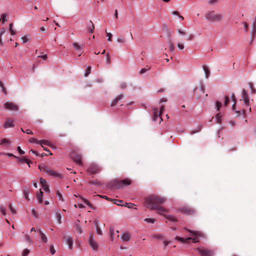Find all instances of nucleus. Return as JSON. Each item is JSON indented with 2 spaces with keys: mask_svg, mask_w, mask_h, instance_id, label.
<instances>
[{
  "mask_svg": "<svg viewBox=\"0 0 256 256\" xmlns=\"http://www.w3.org/2000/svg\"><path fill=\"white\" fill-rule=\"evenodd\" d=\"M42 188L46 192H50L49 187L47 184L44 185Z\"/></svg>",
  "mask_w": 256,
  "mask_h": 256,
  "instance_id": "nucleus-52",
  "label": "nucleus"
},
{
  "mask_svg": "<svg viewBox=\"0 0 256 256\" xmlns=\"http://www.w3.org/2000/svg\"><path fill=\"white\" fill-rule=\"evenodd\" d=\"M88 244L92 250L96 252L98 250L99 246L94 238V234L92 232L89 234Z\"/></svg>",
  "mask_w": 256,
  "mask_h": 256,
  "instance_id": "nucleus-4",
  "label": "nucleus"
},
{
  "mask_svg": "<svg viewBox=\"0 0 256 256\" xmlns=\"http://www.w3.org/2000/svg\"><path fill=\"white\" fill-rule=\"evenodd\" d=\"M175 240H176L178 241H180V242H184L185 244H188V241L191 240H192V242H193V243H196L198 242V238H192L190 237H188L186 238H184L180 237L178 236H176L175 238Z\"/></svg>",
  "mask_w": 256,
  "mask_h": 256,
  "instance_id": "nucleus-9",
  "label": "nucleus"
},
{
  "mask_svg": "<svg viewBox=\"0 0 256 256\" xmlns=\"http://www.w3.org/2000/svg\"><path fill=\"white\" fill-rule=\"evenodd\" d=\"M251 35L252 38H254L255 37L256 35V27H252Z\"/></svg>",
  "mask_w": 256,
  "mask_h": 256,
  "instance_id": "nucleus-46",
  "label": "nucleus"
},
{
  "mask_svg": "<svg viewBox=\"0 0 256 256\" xmlns=\"http://www.w3.org/2000/svg\"><path fill=\"white\" fill-rule=\"evenodd\" d=\"M202 68L204 72L205 77L206 78H208L210 74V70L209 68L206 66H202Z\"/></svg>",
  "mask_w": 256,
  "mask_h": 256,
  "instance_id": "nucleus-25",
  "label": "nucleus"
},
{
  "mask_svg": "<svg viewBox=\"0 0 256 256\" xmlns=\"http://www.w3.org/2000/svg\"><path fill=\"white\" fill-rule=\"evenodd\" d=\"M124 201L120 200H114V203L118 206H124Z\"/></svg>",
  "mask_w": 256,
  "mask_h": 256,
  "instance_id": "nucleus-33",
  "label": "nucleus"
},
{
  "mask_svg": "<svg viewBox=\"0 0 256 256\" xmlns=\"http://www.w3.org/2000/svg\"><path fill=\"white\" fill-rule=\"evenodd\" d=\"M205 18L210 22H220L222 20L223 16L221 14H216L214 11H210L206 14Z\"/></svg>",
  "mask_w": 256,
  "mask_h": 256,
  "instance_id": "nucleus-3",
  "label": "nucleus"
},
{
  "mask_svg": "<svg viewBox=\"0 0 256 256\" xmlns=\"http://www.w3.org/2000/svg\"><path fill=\"white\" fill-rule=\"evenodd\" d=\"M30 250H28V249H24L22 252V256H27L28 254L30 253Z\"/></svg>",
  "mask_w": 256,
  "mask_h": 256,
  "instance_id": "nucleus-53",
  "label": "nucleus"
},
{
  "mask_svg": "<svg viewBox=\"0 0 256 256\" xmlns=\"http://www.w3.org/2000/svg\"><path fill=\"white\" fill-rule=\"evenodd\" d=\"M0 212L3 216L6 215V212L5 209L2 206H0Z\"/></svg>",
  "mask_w": 256,
  "mask_h": 256,
  "instance_id": "nucleus-59",
  "label": "nucleus"
},
{
  "mask_svg": "<svg viewBox=\"0 0 256 256\" xmlns=\"http://www.w3.org/2000/svg\"><path fill=\"white\" fill-rule=\"evenodd\" d=\"M222 114L220 113H218L216 115L215 119L217 123L220 124L222 122Z\"/></svg>",
  "mask_w": 256,
  "mask_h": 256,
  "instance_id": "nucleus-32",
  "label": "nucleus"
},
{
  "mask_svg": "<svg viewBox=\"0 0 256 256\" xmlns=\"http://www.w3.org/2000/svg\"><path fill=\"white\" fill-rule=\"evenodd\" d=\"M12 26L13 24L12 23H10L9 24V30L12 35H14L16 34V31L13 29Z\"/></svg>",
  "mask_w": 256,
  "mask_h": 256,
  "instance_id": "nucleus-34",
  "label": "nucleus"
},
{
  "mask_svg": "<svg viewBox=\"0 0 256 256\" xmlns=\"http://www.w3.org/2000/svg\"><path fill=\"white\" fill-rule=\"evenodd\" d=\"M0 144L6 146V148H9L10 146V142L8 139L3 138L0 142Z\"/></svg>",
  "mask_w": 256,
  "mask_h": 256,
  "instance_id": "nucleus-20",
  "label": "nucleus"
},
{
  "mask_svg": "<svg viewBox=\"0 0 256 256\" xmlns=\"http://www.w3.org/2000/svg\"><path fill=\"white\" fill-rule=\"evenodd\" d=\"M72 46L75 50H76L78 52H80V54L78 55V56H80L81 55V54L83 52V51H82L83 45L82 44L80 45L78 42H74L72 43Z\"/></svg>",
  "mask_w": 256,
  "mask_h": 256,
  "instance_id": "nucleus-15",
  "label": "nucleus"
},
{
  "mask_svg": "<svg viewBox=\"0 0 256 256\" xmlns=\"http://www.w3.org/2000/svg\"><path fill=\"white\" fill-rule=\"evenodd\" d=\"M90 71H91V67L90 66H88L86 68V72L84 74V76L86 77L88 76V75L90 73Z\"/></svg>",
  "mask_w": 256,
  "mask_h": 256,
  "instance_id": "nucleus-49",
  "label": "nucleus"
},
{
  "mask_svg": "<svg viewBox=\"0 0 256 256\" xmlns=\"http://www.w3.org/2000/svg\"><path fill=\"white\" fill-rule=\"evenodd\" d=\"M76 230L78 234H81L82 233V228L78 224H76Z\"/></svg>",
  "mask_w": 256,
  "mask_h": 256,
  "instance_id": "nucleus-40",
  "label": "nucleus"
},
{
  "mask_svg": "<svg viewBox=\"0 0 256 256\" xmlns=\"http://www.w3.org/2000/svg\"><path fill=\"white\" fill-rule=\"evenodd\" d=\"M100 221L98 220H95L94 222V224L96 228H99Z\"/></svg>",
  "mask_w": 256,
  "mask_h": 256,
  "instance_id": "nucleus-61",
  "label": "nucleus"
},
{
  "mask_svg": "<svg viewBox=\"0 0 256 256\" xmlns=\"http://www.w3.org/2000/svg\"><path fill=\"white\" fill-rule=\"evenodd\" d=\"M63 241L66 243L69 249L72 250L73 248L74 240L72 236H66L65 234H63Z\"/></svg>",
  "mask_w": 256,
  "mask_h": 256,
  "instance_id": "nucleus-8",
  "label": "nucleus"
},
{
  "mask_svg": "<svg viewBox=\"0 0 256 256\" xmlns=\"http://www.w3.org/2000/svg\"><path fill=\"white\" fill-rule=\"evenodd\" d=\"M229 97L228 96H224V104L226 106L229 103Z\"/></svg>",
  "mask_w": 256,
  "mask_h": 256,
  "instance_id": "nucleus-55",
  "label": "nucleus"
},
{
  "mask_svg": "<svg viewBox=\"0 0 256 256\" xmlns=\"http://www.w3.org/2000/svg\"><path fill=\"white\" fill-rule=\"evenodd\" d=\"M24 198L29 200L30 198H28V194H30V190L29 188L26 186H24Z\"/></svg>",
  "mask_w": 256,
  "mask_h": 256,
  "instance_id": "nucleus-21",
  "label": "nucleus"
},
{
  "mask_svg": "<svg viewBox=\"0 0 256 256\" xmlns=\"http://www.w3.org/2000/svg\"><path fill=\"white\" fill-rule=\"evenodd\" d=\"M166 201L164 198L156 194L148 196L144 198V204L150 210H156L160 214L166 216L167 210L158 205L162 204Z\"/></svg>",
  "mask_w": 256,
  "mask_h": 256,
  "instance_id": "nucleus-1",
  "label": "nucleus"
},
{
  "mask_svg": "<svg viewBox=\"0 0 256 256\" xmlns=\"http://www.w3.org/2000/svg\"><path fill=\"white\" fill-rule=\"evenodd\" d=\"M110 239H111V240L112 241H113L114 240V230L112 228H110Z\"/></svg>",
  "mask_w": 256,
  "mask_h": 256,
  "instance_id": "nucleus-54",
  "label": "nucleus"
},
{
  "mask_svg": "<svg viewBox=\"0 0 256 256\" xmlns=\"http://www.w3.org/2000/svg\"><path fill=\"white\" fill-rule=\"evenodd\" d=\"M82 200V201L87 205L90 208H92V209H94V206H92V203L89 201L87 199L84 198H81Z\"/></svg>",
  "mask_w": 256,
  "mask_h": 256,
  "instance_id": "nucleus-28",
  "label": "nucleus"
},
{
  "mask_svg": "<svg viewBox=\"0 0 256 256\" xmlns=\"http://www.w3.org/2000/svg\"><path fill=\"white\" fill-rule=\"evenodd\" d=\"M91 184L102 187L101 183L96 180H92L90 182Z\"/></svg>",
  "mask_w": 256,
  "mask_h": 256,
  "instance_id": "nucleus-35",
  "label": "nucleus"
},
{
  "mask_svg": "<svg viewBox=\"0 0 256 256\" xmlns=\"http://www.w3.org/2000/svg\"><path fill=\"white\" fill-rule=\"evenodd\" d=\"M46 174L54 176V177H58V178H62V174L58 173V172L54 171L51 169H50L48 166L44 172Z\"/></svg>",
  "mask_w": 256,
  "mask_h": 256,
  "instance_id": "nucleus-11",
  "label": "nucleus"
},
{
  "mask_svg": "<svg viewBox=\"0 0 256 256\" xmlns=\"http://www.w3.org/2000/svg\"><path fill=\"white\" fill-rule=\"evenodd\" d=\"M144 221L150 224H154L155 222V220L154 218H146L144 220Z\"/></svg>",
  "mask_w": 256,
  "mask_h": 256,
  "instance_id": "nucleus-47",
  "label": "nucleus"
},
{
  "mask_svg": "<svg viewBox=\"0 0 256 256\" xmlns=\"http://www.w3.org/2000/svg\"><path fill=\"white\" fill-rule=\"evenodd\" d=\"M150 68H148V66H147L146 68H142V69H141L139 72L140 74H144L147 71L149 70H150Z\"/></svg>",
  "mask_w": 256,
  "mask_h": 256,
  "instance_id": "nucleus-43",
  "label": "nucleus"
},
{
  "mask_svg": "<svg viewBox=\"0 0 256 256\" xmlns=\"http://www.w3.org/2000/svg\"><path fill=\"white\" fill-rule=\"evenodd\" d=\"M50 251L51 254L54 255L56 252V250L54 248L53 244H50Z\"/></svg>",
  "mask_w": 256,
  "mask_h": 256,
  "instance_id": "nucleus-44",
  "label": "nucleus"
},
{
  "mask_svg": "<svg viewBox=\"0 0 256 256\" xmlns=\"http://www.w3.org/2000/svg\"><path fill=\"white\" fill-rule=\"evenodd\" d=\"M120 238L122 241L124 242H127L130 240V237L128 232L122 233L121 235Z\"/></svg>",
  "mask_w": 256,
  "mask_h": 256,
  "instance_id": "nucleus-19",
  "label": "nucleus"
},
{
  "mask_svg": "<svg viewBox=\"0 0 256 256\" xmlns=\"http://www.w3.org/2000/svg\"><path fill=\"white\" fill-rule=\"evenodd\" d=\"M123 98V95L120 94L118 96H117L111 103V106H114L117 102Z\"/></svg>",
  "mask_w": 256,
  "mask_h": 256,
  "instance_id": "nucleus-22",
  "label": "nucleus"
},
{
  "mask_svg": "<svg viewBox=\"0 0 256 256\" xmlns=\"http://www.w3.org/2000/svg\"><path fill=\"white\" fill-rule=\"evenodd\" d=\"M100 170L98 165L95 163L90 164L88 168V175L94 174L98 173Z\"/></svg>",
  "mask_w": 256,
  "mask_h": 256,
  "instance_id": "nucleus-6",
  "label": "nucleus"
},
{
  "mask_svg": "<svg viewBox=\"0 0 256 256\" xmlns=\"http://www.w3.org/2000/svg\"><path fill=\"white\" fill-rule=\"evenodd\" d=\"M165 217L166 218V220H170V222H177L178 220V218L174 216H172V215H170V214L166 215Z\"/></svg>",
  "mask_w": 256,
  "mask_h": 256,
  "instance_id": "nucleus-23",
  "label": "nucleus"
},
{
  "mask_svg": "<svg viewBox=\"0 0 256 256\" xmlns=\"http://www.w3.org/2000/svg\"><path fill=\"white\" fill-rule=\"evenodd\" d=\"M134 206V204L132 203H128V202H124V206L128 208H132Z\"/></svg>",
  "mask_w": 256,
  "mask_h": 256,
  "instance_id": "nucleus-48",
  "label": "nucleus"
},
{
  "mask_svg": "<svg viewBox=\"0 0 256 256\" xmlns=\"http://www.w3.org/2000/svg\"><path fill=\"white\" fill-rule=\"evenodd\" d=\"M126 84L125 82H122L120 83V88L122 89H124L126 88Z\"/></svg>",
  "mask_w": 256,
  "mask_h": 256,
  "instance_id": "nucleus-64",
  "label": "nucleus"
},
{
  "mask_svg": "<svg viewBox=\"0 0 256 256\" xmlns=\"http://www.w3.org/2000/svg\"><path fill=\"white\" fill-rule=\"evenodd\" d=\"M42 196L43 192L40 190L36 194V197L38 200L39 203L40 204L42 202Z\"/></svg>",
  "mask_w": 256,
  "mask_h": 256,
  "instance_id": "nucleus-27",
  "label": "nucleus"
},
{
  "mask_svg": "<svg viewBox=\"0 0 256 256\" xmlns=\"http://www.w3.org/2000/svg\"><path fill=\"white\" fill-rule=\"evenodd\" d=\"M200 130H201L200 126H199L196 128L190 131V133L192 134H194L195 133L199 132Z\"/></svg>",
  "mask_w": 256,
  "mask_h": 256,
  "instance_id": "nucleus-38",
  "label": "nucleus"
},
{
  "mask_svg": "<svg viewBox=\"0 0 256 256\" xmlns=\"http://www.w3.org/2000/svg\"><path fill=\"white\" fill-rule=\"evenodd\" d=\"M8 207H9V208L12 214H16V210L15 208L12 206V204L11 203H10L8 204Z\"/></svg>",
  "mask_w": 256,
  "mask_h": 256,
  "instance_id": "nucleus-45",
  "label": "nucleus"
},
{
  "mask_svg": "<svg viewBox=\"0 0 256 256\" xmlns=\"http://www.w3.org/2000/svg\"><path fill=\"white\" fill-rule=\"evenodd\" d=\"M117 42L118 43L124 44L125 42V40L122 37L120 36L117 38Z\"/></svg>",
  "mask_w": 256,
  "mask_h": 256,
  "instance_id": "nucleus-51",
  "label": "nucleus"
},
{
  "mask_svg": "<svg viewBox=\"0 0 256 256\" xmlns=\"http://www.w3.org/2000/svg\"><path fill=\"white\" fill-rule=\"evenodd\" d=\"M0 87L2 88V92L6 94V89L4 84H2V82L1 81H0Z\"/></svg>",
  "mask_w": 256,
  "mask_h": 256,
  "instance_id": "nucleus-50",
  "label": "nucleus"
},
{
  "mask_svg": "<svg viewBox=\"0 0 256 256\" xmlns=\"http://www.w3.org/2000/svg\"><path fill=\"white\" fill-rule=\"evenodd\" d=\"M6 30V29L4 28L0 29V46H2L3 44L2 36L5 33Z\"/></svg>",
  "mask_w": 256,
  "mask_h": 256,
  "instance_id": "nucleus-29",
  "label": "nucleus"
},
{
  "mask_svg": "<svg viewBox=\"0 0 256 256\" xmlns=\"http://www.w3.org/2000/svg\"><path fill=\"white\" fill-rule=\"evenodd\" d=\"M160 114H160V113L158 112V109H154V116L152 117V120L156 122L158 120V118H160V122L162 120V118L160 117Z\"/></svg>",
  "mask_w": 256,
  "mask_h": 256,
  "instance_id": "nucleus-17",
  "label": "nucleus"
},
{
  "mask_svg": "<svg viewBox=\"0 0 256 256\" xmlns=\"http://www.w3.org/2000/svg\"><path fill=\"white\" fill-rule=\"evenodd\" d=\"M36 230H38V233L40 234V236L41 240H42V242H44L46 244L47 243L48 238H47L46 236V234L43 233V232L42 231V230L40 228H38V229L36 228Z\"/></svg>",
  "mask_w": 256,
  "mask_h": 256,
  "instance_id": "nucleus-18",
  "label": "nucleus"
},
{
  "mask_svg": "<svg viewBox=\"0 0 256 256\" xmlns=\"http://www.w3.org/2000/svg\"><path fill=\"white\" fill-rule=\"evenodd\" d=\"M106 62L110 64V58L109 54H107L106 55Z\"/></svg>",
  "mask_w": 256,
  "mask_h": 256,
  "instance_id": "nucleus-63",
  "label": "nucleus"
},
{
  "mask_svg": "<svg viewBox=\"0 0 256 256\" xmlns=\"http://www.w3.org/2000/svg\"><path fill=\"white\" fill-rule=\"evenodd\" d=\"M215 104H216L215 105H216V110L217 111L220 110V109L221 108L222 105V103L220 102H218V101H216V102Z\"/></svg>",
  "mask_w": 256,
  "mask_h": 256,
  "instance_id": "nucleus-41",
  "label": "nucleus"
},
{
  "mask_svg": "<svg viewBox=\"0 0 256 256\" xmlns=\"http://www.w3.org/2000/svg\"><path fill=\"white\" fill-rule=\"evenodd\" d=\"M56 194L58 196V199H59L62 202H64V200L63 198L62 194L60 193V192L58 190L56 192Z\"/></svg>",
  "mask_w": 256,
  "mask_h": 256,
  "instance_id": "nucleus-37",
  "label": "nucleus"
},
{
  "mask_svg": "<svg viewBox=\"0 0 256 256\" xmlns=\"http://www.w3.org/2000/svg\"><path fill=\"white\" fill-rule=\"evenodd\" d=\"M28 141L30 143H32V144L34 143L36 144H40L42 146L43 148H44V146H42V144L47 145V146L49 145V142L48 141L44 140H38L34 138H30L28 139Z\"/></svg>",
  "mask_w": 256,
  "mask_h": 256,
  "instance_id": "nucleus-10",
  "label": "nucleus"
},
{
  "mask_svg": "<svg viewBox=\"0 0 256 256\" xmlns=\"http://www.w3.org/2000/svg\"><path fill=\"white\" fill-rule=\"evenodd\" d=\"M218 2V0H209L208 1V4L210 5H212L215 4H216Z\"/></svg>",
  "mask_w": 256,
  "mask_h": 256,
  "instance_id": "nucleus-56",
  "label": "nucleus"
},
{
  "mask_svg": "<svg viewBox=\"0 0 256 256\" xmlns=\"http://www.w3.org/2000/svg\"><path fill=\"white\" fill-rule=\"evenodd\" d=\"M96 230L97 234L100 235V236L102 234V231L100 230V227L96 228Z\"/></svg>",
  "mask_w": 256,
  "mask_h": 256,
  "instance_id": "nucleus-57",
  "label": "nucleus"
},
{
  "mask_svg": "<svg viewBox=\"0 0 256 256\" xmlns=\"http://www.w3.org/2000/svg\"><path fill=\"white\" fill-rule=\"evenodd\" d=\"M18 162H26L28 164V166L30 167V160L27 158H18Z\"/></svg>",
  "mask_w": 256,
  "mask_h": 256,
  "instance_id": "nucleus-30",
  "label": "nucleus"
},
{
  "mask_svg": "<svg viewBox=\"0 0 256 256\" xmlns=\"http://www.w3.org/2000/svg\"><path fill=\"white\" fill-rule=\"evenodd\" d=\"M56 218L57 220V222L58 224H61L62 214L60 210H57L56 212Z\"/></svg>",
  "mask_w": 256,
  "mask_h": 256,
  "instance_id": "nucleus-26",
  "label": "nucleus"
},
{
  "mask_svg": "<svg viewBox=\"0 0 256 256\" xmlns=\"http://www.w3.org/2000/svg\"><path fill=\"white\" fill-rule=\"evenodd\" d=\"M248 85L250 89V92L252 94H255L256 92V91L254 88L253 84L252 82H249L248 84Z\"/></svg>",
  "mask_w": 256,
  "mask_h": 256,
  "instance_id": "nucleus-39",
  "label": "nucleus"
},
{
  "mask_svg": "<svg viewBox=\"0 0 256 256\" xmlns=\"http://www.w3.org/2000/svg\"><path fill=\"white\" fill-rule=\"evenodd\" d=\"M31 212H32V216L34 218H38V214H37V212H36V210L34 209H32V210Z\"/></svg>",
  "mask_w": 256,
  "mask_h": 256,
  "instance_id": "nucleus-60",
  "label": "nucleus"
},
{
  "mask_svg": "<svg viewBox=\"0 0 256 256\" xmlns=\"http://www.w3.org/2000/svg\"><path fill=\"white\" fill-rule=\"evenodd\" d=\"M168 46H169L170 52L171 53L174 54V50H175L174 43L172 42L171 40H169L168 41Z\"/></svg>",
  "mask_w": 256,
  "mask_h": 256,
  "instance_id": "nucleus-24",
  "label": "nucleus"
},
{
  "mask_svg": "<svg viewBox=\"0 0 256 256\" xmlns=\"http://www.w3.org/2000/svg\"><path fill=\"white\" fill-rule=\"evenodd\" d=\"M40 182L42 187L46 184V181L42 178H40Z\"/></svg>",
  "mask_w": 256,
  "mask_h": 256,
  "instance_id": "nucleus-58",
  "label": "nucleus"
},
{
  "mask_svg": "<svg viewBox=\"0 0 256 256\" xmlns=\"http://www.w3.org/2000/svg\"><path fill=\"white\" fill-rule=\"evenodd\" d=\"M131 181L128 179H124L123 180H111L106 184V187L110 190H114L116 188H120L123 186L130 185Z\"/></svg>",
  "mask_w": 256,
  "mask_h": 256,
  "instance_id": "nucleus-2",
  "label": "nucleus"
},
{
  "mask_svg": "<svg viewBox=\"0 0 256 256\" xmlns=\"http://www.w3.org/2000/svg\"><path fill=\"white\" fill-rule=\"evenodd\" d=\"M242 97L243 98L244 104L246 106H248L250 103L248 96L247 94L246 90L244 89L242 90Z\"/></svg>",
  "mask_w": 256,
  "mask_h": 256,
  "instance_id": "nucleus-14",
  "label": "nucleus"
},
{
  "mask_svg": "<svg viewBox=\"0 0 256 256\" xmlns=\"http://www.w3.org/2000/svg\"><path fill=\"white\" fill-rule=\"evenodd\" d=\"M196 250L200 254L201 256H214V252L203 247L197 248Z\"/></svg>",
  "mask_w": 256,
  "mask_h": 256,
  "instance_id": "nucleus-7",
  "label": "nucleus"
},
{
  "mask_svg": "<svg viewBox=\"0 0 256 256\" xmlns=\"http://www.w3.org/2000/svg\"><path fill=\"white\" fill-rule=\"evenodd\" d=\"M71 157L74 161L76 162L78 165H82V162L81 160V156H80L76 154V152H73L71 154Z\"/></svg>",
  "mask_w": 256,
  "mask_h": 256,
  "instance_id": "nucleus-12",
  "label": "nucleus"
},
{
  "mask_svg": "<svg viewBox=\"0 0 256 256\" xmlns=\"http://www.w3.org/2000/svg\"><path fill=\"white\" fill-rule=\"evenodd\" d=\"M38 168L44 172H45L46 168H47L48 166H46L45 164H42L38 166Z\"/></svg>",
  "mask_w": 256,
  "mask_h": 256,
  "instance_id": "nucleus-36",
  "label": "nucleus"
},
{
  "mask_svg": "<svg viewBox=\"0 0 256 256\" xmlns=\"http://www.w3.org/2000/svg\"><path fill=\"white\" fill-rule=\"evenodd\" d=\"M90 24H88L87 26V29L89 30L91 33L94 32V26L91 20L90 22Z\"/></svg>",
  "mask_w": 256,
  "mask_h": 256,
  "instance_id": "nucleus-31",
  "label": "nucleus"
},
{
  "mask_svg": "<svg viewBox=\"0 0 256 256\" xmlns=\"http://www.w3.org/2000/svg\"><path fill=\"white\" fill-rule=\"evenodd\" d=\"M176 211L178 212L182 213L186 215H193L196 214L195 210L188 206L179 208L177 209Z\"/></svg>",
  "mask_w": 256,
  "mask_h": 256,
  "instance_id": "nucleus-5",
  "label": "nucleus"
},
{
  "mask_svg": "<svg viewBox=\"0 0 256 256\" xmlns=\"http://www.w3.org/2000/svg\"><path fill=\"white\" fill-rule=\"evenodd\" d=\"M4 107L6 109H8L16 111L18 110V107L14 104L12 102H6L4 104Z\"/></svg>",
  "mask_w": 256,
  "mask_h": 256,
  "instance_id": "nucleus-13",
  "label": "nucleus"
},
{
  "mask_svg": "<svg viewBox=\"0 0 256 256\" xmlns=\"http://www.w3.org/2000/svg\"><path fill=\"white\" fill-rule=\"evenodd\" d=\"M14 126V122L12 120L6 119L4 124V128H8Z\"/></svg>",
  "mask_w": 256,
  "mask_h": 256,
  "instance_id": "nucleus-16",
  "label": "nucleus"
},
{
  "mask_svg": "<svg viewBox=\"0 0 256 256\" xmlns=\"http://www.w3.org/2000/svg\"><path fill=\"white\" fill-rule=\"evenodd\" d=\"M106 35L108 36V41L111 42L112 34L110 32H106Z\"/></svg>",
  "mask_w": 256,
  "mask_h": 256,
  "instance_id": "nucleus-62",
  "label": "nucleus"
},
{
  "mask_svg": "<svg viewBox=\"0 0 256 256\" xmlns=\"http://www.w3.org/2000/svg\"><path fill=\"white\" fill-rule=\"evenodd\" d=\"M235 112H236L238 116H242V117H244V115L245 114V110H242L236 111Z\"/></svg>",
  "mask_w": 256,
  "mask_h": 256,
  "instance_id": "nucleus-42",
  "label": "nucleus"
}]
</instances>
